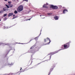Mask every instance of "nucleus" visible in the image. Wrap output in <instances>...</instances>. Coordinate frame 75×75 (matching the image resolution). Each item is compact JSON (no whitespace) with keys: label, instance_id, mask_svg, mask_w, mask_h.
Returning a JSON list of instances; mask_svg holds the SVG:
<instances>
[{"label":"nucleus","instance_id":"nucleus-10","mask_svg":"<svg viewBox=\"0 0 75 75\" xmlns=\"http://www.w3.org/2000/svg\"><path fill=\"white\" fill-rule=\"evenodd\" d=\"M65 12H68V10L67 9H64L63 11V14H65Z\"/></svg>","mask_w":75,"mask_h":75},{"label":"nucleus","instance_id":"nucleus-8","mask_svg":"<svg viewBox=\"0 0 75 75\" xmlns=\"http://www.w3.org/2000/svg\"><path fill=\"white\" fill-rule=\"evenodd\" d=\"M52 70H53V68H51V69H50V72L49 74L48 75H50V74H51V72H52Z\"/></svg>","mask_w":75,"mask_h":75},{"label":"nucleus","instance_id":"nucleus-17","mask_svg":"<svg viewBox=\"0 0 75 75\" xmlns=\"http://www.w3.org/2000/svg\"><path fill=\"white\" fill-rule=\"evenodd\" d=\"M8 3H9V4H11V1H8Z\"/></svg>","mask_w":75,"mask_h":75},{"label":"nucleus","instance_id":"nucleus-31","mask_svg":"<svg viewBox=\"0 0 75 75\" xmlns=\"http://www.w3.org/2000/svg\"><path fill=\"white\" fill-rule=\"evenodd\" d=\"M1 21V19H0V21Z\"/></svg>","mask_w":75,"mask_h":75},{"label":"nucleus","instance_id":"nucleus-14","mask_svg":"<svg viewBox=\"0 0 75 75\" xmlns=\"http://www.w3.org/2000/svg\"><path fill=\"white\" fill-rule=\"evenodd\" d=\"M5 5L6 6V7H7V8H10V7L8 6V5L7 4H6Z\"/></svg>","mask_w":75,"mask_h":75},{"label":"nucleus","instance_id":"nucleus-21","mask_svg":"<svg viewBox=\"0 0 75 75\" xmlns=\"http://www.w3.org/2000/svg\"><path fill=\"white\" fill-rule=\"evenodd\" d=\"M33 47H30V49H33Z\"/></svg>","mask_w":75,"mask_h":75},{"label":"nucleus","instance_id":"nucleus-9","mask_svg":"<svg viewBox=\"0 0 75 75\" xmlns=\"http://www.w3.org/2000/svg\"><path fill=\"white\" fill-rule=\"evenodd\" d=\"M43 8H47L48 6H46V5L44 4L43 6Z\"/></svg>","mask_w":75,"mask_h":75},{"label":"nucleus","instance_id":"nucleus-24","mask_svg":"<svg viewBox=\"0 0 75 75\" xmlns=\"http://www.w3.org/2000/svg\"><path fill=\"white\" fill-rule=\"evenodd\" d=\"M46 5H48V4L46 3Z\"/></svg>","mask_w":75,"mask_h":75},{"label":"nucleus","instance_id":"nucleus-7","mask_svg":"<svg viewBox=\"0 0 75 75\" xmlns=\"http://www.w3.org/2000/svg\"><path fill=\"white\" fill-rule=\"evenodd\" d=\"M13 13H9L8 14V17H10V16H13Z\"/></svg>","mask_w":75,"mask_h":75},{"label":"nucleus","instance_id":"nucleus-3","mask_svg":"<svg viewBox=\"0 0 75 75\" xmlns=\"http://www.w3.org/2000/svg\"><path fill=\"white\" fill-rule=\"evenodd\" d=\"M50 7L51 8H52L53 9H58V8L57 6H54V5H50Z\"/></svg>","mask_w":75,"mask_h":75},{"label":"nucleus","instance_id":"nucleus-6","mask_svg":"<svg viewBox=\"0 0 75 75\" xmlns=\"http://www.w3.org/2000/svg\"><path fill=\"white\" fill-rule=\"evenodd\" d=\"M54 18L56 20H58V18H59V17L58 16H55L54 17Z\"/></svg>","mask_w":75,"mask_h":75},{"label":"nucleus","instance_id":"nucleus-15","mask_svg":"<svg viewBox=\"0 0 75 75\" xmlns=\"http://www.w3.org/2000/svg\"><path fill=\"white\" fill-rule=\"evenodd\" d=\"M28 0H23V1H26L27 2H28Z\"/></svg>","mask_w":75,"mask_h":75},{"label":"nucleus","instance_id":"nucleus-18","mask_svg":"<svg viewBox=\"0 0 75 75\" xmlns=\"http://www.w3.org/2000/svg\"><path fill=\"white\" fill-rule=\"evenodd\" d=\"M44 42H46L47 41V40L45 39H44Z\"/></svg>","mask_w":75,"mask_h":75},{"label":"nucleus","instance_id":"nucleus-1","mask_svg":"<svg viewBox=\"0 0 75 75\" xmlns=\"http://www.w3.org/2000/svg\"><path fill=\"white\" fill-rule=\"evenodd\" d=\"M71 43V42L69 41V42L67 43L66 45H64V47L65 49H67L69 47V45Z\"/></svg>","mask_w":75,"mask_h":75},{"label":"nucleus","instance_id":"nucleus-28","mask_svg":"<svg viewBox=\"0 0 75 75\" xmlns=\"http://www.w3.org/2000/svg\"><path fill=\"white\" fill-rule=\"evenodd\" d=\"M13 17H14V16H15V15H13Z\"/></svg>","mask_w":75,"mask_h":75},{"label":"nucleus","instance_id":"nucleus-30","mask_svg":"<svg viewBox=\"0 0 75 75\" xmlns=\"http://www.w3.org/2000/svg\"><path fill=\"white\" fill-rule=\"evenodd\" d=\"M22 72H24V71H22Z\"/></svg>","mask_w":75,"mask_h":75},{"label":"nucleus","instance_id":"nucleus-2","mask_svg":"<svg viewBox=\"0 0 75 75\" xmlns=\"http://www.w3.org/2000/svg\"><path fill=\"white\" fill-rule=\"evenodd\" d=\"M17 10L18 12H20L23 10V6L20 5L17 8Z\"/></svg>","mask_w":75,"mask_h":75},{"label":"nucleus","instance_id":"nucleus-16","mask_svg":"<svg viewBox=\"0 0 75 75\" xmlns=\"http://www.w3.org/2000/svg\"><path fill=\"white\" fill-rule=\"evenodd\" d=\"M7 16V14L6 13L5 14H4V17H6Z\"/></svg>","mask_w":75,"mask_h":75},{"label":"nucleus","instance_id":"nucleus-23","mask_svg":"<svg viewBox=\"0 0 75 75\" xmlns=\"http://www.w3.org/2000/svg\"><path fill=\"white\" fill-rule=\"evenodd\" d=\"M33 40V39H32V40H31L30 41V42H31V41H32V40Z\"/></svg>","mask_w":75,"mask_h":75},{"label":"nucleus","instance_id":"nucleus-19","mask_svg":"<svg viewBox=\"0 0 75 75\" xmlns=\"http://www.w3.org/2000/svg\"><path fill=\"white\" fill-rule=\"evenodd\" d=\"M40 63H38L36 65V66L38 65L39 64H40Z\"/></svg>","mask_w":75,"mask_h":75},{"label":"nucleus","instance_id":"nucleus-26","mask_svg":"<svg viewBox=\"0 0 75 75\" xmlns=\"http://www.w3.org/2000/svg\"><path fill=\"white\" fill-rule=\"evenodd\" d=\"M21 69H22V68L21 67V69H20V70L21 71Z\"/></svg>","mask_w":75,"mask_h":75},{"label":"nucleus","instance_id":"nucleus-25","mask_svg":"<svg viewBox=\"0 0 75 75\" xmlns=\"http://www.w3.org/2000/svg\"><path fill=\"white\" fill-rule=\"evenodd\" d=\"M12 1H15V0H12Z\"/></svg>","mask_w":75,"mask_h":75},{"label":"nucleus","instance_id":"nucleus-12","mask_svg":"<svg viewBox=\"0 0 75 75\" xmlns=\"http://www.w3.org/2000/svg\"><path fill=\"white\" fill-rule=\"evenodd\" d=\"M47 40H49L50 42L48 43V44H50V43L51 42V40H50V38H47Z\"/></svg>","mask_w":75,"mask_h":75},{"label":"nucleus","instance_id":"nucleus-13","mask_svg":"<svg viewBox=\"0 0 75 75\" xmlns=\"http://www.w3.org/2000/svg\"><path fill=\"white\" fill-rule=\"evenodd\" d=\"M15 14H17L18 13V12L17 11H15L14 12Z\"/></svg>","mask_w":75,"mask_h":75},{"label":"nucleus","instance_id":"nucleus-32","mask_svg":"<svg viewBox=\"0 0 75 75\" xmlns=\"http://www.w3.org/2000/svg\"><path fill=\"white\" fill-rule=\"evenodd\" d=\"M50 58H51V56H50Z\"/></svg>","mask_w":75,"mask_h":75},{"label":"nucleus","instance_id":"nucleus-4","mask_svg":"<svg viewBox=\"0 0 75 75\" xmlns=\"http://www.w3.org/2000/svg\"><path fill=\"white\" fill-rule=\"evenodd\" d=\"M61 50H62V49H60L57 51H55V52L52 53V55H54V54H57V53H58L59 51H60Z\"/></svg>","mask_w":75,"mask_h":75},{"label":"nucleus","instance_id":"nucleus-5","mask_svg":"<svg viewBox=\"0 0 75 75\" xmlns=\"http://www.w3.org/2000/svg\"><path fill=\"white\" fill-rule=\"evenodd\" d=\"M3 10L4 11H8V8H3Z\"/></svg>","mask_w":75,"mask_h":75},{"label":"nucleus","instance_id":"nucleus-27","mask_svg":"<svg viewBox=\"0 0 75 75\" xmlns=\"http://www.w3.org/2000/svg\"><path fill=\"white\" fill-rule=\"evenodd\" d=\"M4 1H7V0H4Z\"/></svg>","mask_w":75,"mask_h":75},{"label":"nucleus","instance_id":"nucleus-11","mask_svg":"<svg viewBox=\"0 0 75 75\" xmlns=\"http://www.w3.org/2000/svg\"><path fill=\"white\" fill-rule=\"evenodd\" d=\"M8 6L10 7H13V5L11 4H8Z\"/></svg>","mask_w":75,"mask_h":75},{"label":"nucleus","instance_id":"nucleus-29","mask_svg":"<svg viewBox=\"0 0 75 75\" xmlns=\"http://www.w3.org/2000/svg\"><path fill=\"white\" fill-rule=\"evenodd\" d=\"M30 19H28V20H30Z\"/></svg>","mask_w":75,"mask_h":75},{"label":"nucleus","instance_id":"nucleus-20","mask_svg":"<svg viewBox=\"0 0 75 75\" xmlns=\"http://www.w3.org/2000/svg\"><path fill=\"white\" fill-rule=\"evenodd\" d=\"M2 12H3V11H2V10L1 11H0V14H1V13Z\"/></svg>","mask_w":75,"mask_h":75},{"label":"nucleus","instance_id":"nucleus-22","mask_svg":"<svg viewBox=\"0 0 75 75\" xmlns=\"http://www.w3.org/2000/svg\"><path fill=\"white\" fill-rule=\"evenodd\" d=\"M14 18H16V17H13V19H14Z\"/></svg>","mask_w":75,"mask_h":75}]
</instances>
